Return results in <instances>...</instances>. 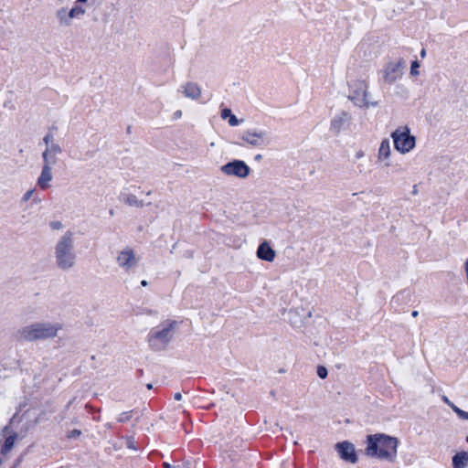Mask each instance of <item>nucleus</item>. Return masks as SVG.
<instances>
[{
	"instance_id": "obj_1",
	"label": "nucleus",
	"mask_w": 468,
	"mask_h": 468,
	"mask_svg": "<svg viewBox=\"0 0 468 468\" xmlns=\"http://www.w3.org/2000/svg\"><path fill=\"white\" fill-rule=\"evenodd\" d=\"M366 453L370 457H377L390 463L395 462L399 440L396 437L377 433L367 437Z\"/></svg>"
},
{
	"instance_id": "obj_2",
	"label": "nucleus",
	"mask_w": 468,
	"mask_h": 468,
	"mask_svg": "<svg viewBox=\"0 0 468 468\" xmlns=\"http://www.w3.org/2000/svg\"><path fill=\"white\" fill-rule=\"evenodd\" d=\"M62 329L60 323L36 322L17 330L18 341L36 342L39 340L53 339Z\"/></svg>"
},
{
	"instance_id": "obj_3",
	"label": "nucleus",
	"mask_w": 468,
	"mask_h": 468,
	"mask_svg": "<svg viewBox=\"0 0 468 468\" xmlns=\"http://www.w3.org/2000/svg\"><path fill=\"white\" fill-rule=\"evenodd\" d=\"M56 265L62 271H69L76 264L73 232L68 230L59 238L55 246Z\"/></svg>"
},
{
	"instance_id": "obj_4",
	"label": "nucleus",
	"mask_w": 468,
	"mask_h": 468,
	"mask_svg": "<svg viewBox=\"0 0 468 468\" xmlns=\"http://www.w3.org/2000/svg\"><path fill=\"white\" fill-rule=\"evenodd\" d=\"M176 324V321H169L165 324L152 328L147 335L149 347L154 352L165 350L174 337Z\"/></svg>"
},
{
	"instance_id": "obj_5",
	"label": "nucleus",
	"mask_w": 468,
	"mask_h": 468,
	"mask_svg": "<svg viewBox=\"0 0 468 468\" xmlns=\"http://www.w3.org/2000/svg\"><path fill=\"white\" fill-rule=\"evenodd\" d=\"M349 94L348 99L354 103V105L359 108H369L377 107L378 101H372L367 100L368 86L365 80H356L348 83Z\"/></svg>"
},
{
	"instance_id": "obj_6",
	"label": "nucleus",
	"mask_w": 468,
	"mask_h": 468,
	"mask_svg": "<svg viewBox=\"0 0 468 468\" xmlns=\"http://www.w3.org/2000/svg\"><path fill=\"white\" fill-rule=\"evenodd\" d=\"M394 147L401 154H405L412 150L416 144L415 136L410 134V129L405 126L396 129L392 133Z\"/></svg>"
},
{
	"instance_id": "obj_7",
	"label": "nucleus",
	"mask_w": 468,
	"mask_h": 468,
	"mask_svg": "<svg viewBox=\"0 0 468 468\" xmlns=\"http://www.w3.org/2000/svg\"><path fill=\"white\" fill-rule=\"evenodd\" d=\"M220 171L226 176L246 178L250 173V168L244 161L234 159L223 165Z\"/></svg>"
},
{
	"instance_id": "obj_8",
	"label": "nucleus",
	"mask_w": 468,
	"mask_h": 468,
	"mask_svg": "<svg viewBox=\"0 0 468 468\" xmlns=\"http://www.w3.org/2000/svg\"><path fill=\"white\" fill-rule=\"evenodd\" d=\"M267 132L259 129H249L240 134V139L253 147H261L269 144Z\"/></svg>"
},
{
	"instance_id": "obj_9",
	"label": "nucleus",
	"mask_w": 468,
	"mask_h": 468,
	"mask_svg": "<svg viewBox=\"0 0 468 468\" xmlns=\"http://www.w3.org/2000/svg\"><path fill=\"white\" fill-rule=\"evenodd\" d=\"M339 457L347 463H356L357 462V455L353 443L348 441L337 442L335 446Z\"/></svg>"
},
{
	"instance_id": "obj_10",
	"label": "nucleus",
	"mask_w": 468,
	"mask_h": 468,
	"mask_svg": "<svg viewBox=\"0 0 468 468\" xmlns=\"http://www.w3.org/2000/svg\"><path fill=\"white\" fill-rule=\"evenodd\" d=\"M403 60L399 59L398 62H389L384 69V81L388 84L394 83L402 75L400 67Z\"/></svg>"
},
{
	"instance_id": "obj_11",
	"label": "nucleus",
	"mask_w": 468,
	"mask_h": 468,
	"mask_svg": "<svg viewBox=\"0 0 468 468\" xmlns=\"http://www.w3.org/2000/svg\"><path fill=\"white\" fill-rule=\"evenodd\" d=\"M117 262L120 267L125 270H129L131 267L134 266L136 264V261L133 250L127 248L121 251L117 257Z\"/></svg>"
},
{
	"instance_id": "obj_12",
	"label": "nucleus",
	"mask_w": 468,
	"mask_h": 468,
	"mask_svg": "<svg viewBox=\"0 0 468 468\" xmlns=\"http://www.w3.org/2000/svg\"><path fill=\"white\" fill-rule=\"evenodd\" d=\"M256 254L259 259L269 262H271L276 255L275 250L266 240L259 245Z\"/></svg>"
},
{
	"instance_id": "obj_13",
	"label": "nucleus",
	"mask_w": 468,
	"mask_h": 468,
	"mask_svg": "<svg viewBox=\"0 0 468 468\" xmlns=\"http://www.w3.org/2000/svg\"><path fill=\"white\" fill-rule=\"evenodd\" d=\"M350 116L347 112H342L339 114L335 115L331 121L330 130L337 135L342 129L345 127L346 123L349 121Z\"/></svg>"
},
{
	"instance_id": "obj_14",
	"label": "nucleus",
	"mask_w": 468,
	"mask_h": 468,
	"mask_svg": "<svg viewBox=\"0 0 468 468\" xmlns=\"http://www.w3.org/2000/svg\"><path fill=\"white\" fill-rule=\"evenodd\" d=\"M52 168L48 165H43L39 177L37 178L38 186L45 190L49 186V182L52 180Z\"/></svg>"
},
{
	"instance_id": "obj_15",
	"label": "nucleus",
	"mask_w": 468,
	"mask_h": 468,
	"mask_svg": "<svg viewBox=\"0 0 468 468\" xmlns=\"http://www.w3.org/2000/svg\"><path fill=\"white\" fill-rule=\"evenodd\" d=\"M182 90H183V93L185 94L186 97L187 98H191L193 100H197L200 97L201 95V89L200 87L195 83V82H186L185 85H183L182 87Z\"/></svg>"
},
{
	"instance_id": "obj_16",
	"label": "nucleus",
	"mask_w": 468,
	"mask_h": 468,
	"mask_svg": "<svg viewBox=\"0 0 468 468\" xmlns=\"http://www.w3.org/2000/svg\"><path fill=\"white\" fill-rule=\"evenodd\" d=\"M468 465V452H459L452 456L453 468H465Z\"/></svg>"
},
{
	"instance_id": "obj_17",
	"label": "nucleus",
	"mask_w": 468,
	"mask_h": 468,
	"mask_svg": "<svg viewBox=\"0 0 468 468\" xmlns=\"http://www.w3.org/2000/svg\"><path fill=\"white\" fill-rule=\"evenodd\" d=\"M17 436L18 435L16 432H13L12 434L8 435L5 438L4 444L2 445V448H1L2 454H6L8 452L11 451V449L13 448V446L15 444L16 440L17 439Z\"/></svg>"
},
{
	"instance_id": "obj_18",
	"label": "nucleus",
	"mask_w": 468,
	"mask_h": 468,
	"mask_svg": "<svg viewBox=\"0 0 468 468\" xmlns=\"http://www.w3.org/2000/svg\"><path fill=\"white\" fill-rule=\"evenodd\" d=\"M221 118L223 120H226L227 118H229V124L230 126H237L239 125L242 121L241 120H239L236 115H234L232 112H231V110L229 109V108H225L221 111Z\"/></svg>"
},
{
	"instance_id": "obj_19",
	"label": "nucleus",
	"mask_w": 468,
	"mask_h": 468,
	"mask_svg": "<svg viewBox=\"0 0 468 468\" xmlns=\"http://www.w3.org/2000/svg\"><path fill=\"white\" fill-rule=\"evenodd\" d=\"M390 154V144L388 139L381 142L378 149V158L380 160L387 159Z\"/></svg>"
},
{
	"instance_id": "obj_20",
	"label": "nucleus",
	"mask_w": 468,
	"mask_h": 468,
	"mask_svg": "<svg viewBox=\"0 0 468 468\" xmlns=\"http://www.w3.org/2000/svg\"><path fill=\"white\" fill-rule=\"evenodd\" d=\"M123 201L129 205V206H132V207H144V201L142 200H138L137 197L133 195V194H129V195H126L124 197H123Z\"/></svg>"
},
{
	"instance_id": "obj_21",
	"label": "nucleus",
	"mask_w": 468,
	"mask_h": 468,
	"mask_svg": "<svg viewBox=\"0 0 468 468\" xmlns=\"http://www.w3.org/2000/svg\"><path fill=\"white\" fill-rule=\"evenodd\" d=\"M42 158H43V165H48L50 168H52V165L57 164L56 154H52L51 153L43 152Z\"/></svg>"
},
{
	"instance_id": "obj_22",
	"label": "nucleus",
	"mask_w": 468,
	"mask_h": 468,
	"mask_svg": "<svg viewBox=\"0 0 468 468\" xmlns=\"http://www.w3.org/2000/svg\"><path fill=\"white\" fill-rule=\"evenodd\" d=\"M67 10L65 8H60L57 11V17L59 20L60 24L69 26L70 24L71 18L69 17Z\"/></svg>"
},
{
	"instance_id": "obj_23",
	"label": "nucleus",
	"mask_w": 468,
	"mask_h": 468,
	"mask_svg": "<svg viewBox=\"0 0 468 468\" xmlns=\"http://www.w3.org/2000/svg\"><path fill=\"white\" fill-rule=\"evenodd\" d=\"M85 13V9L79 5L75 4V5L69 11L68 16L69 18L80 17Z\"/></svg>"
},
{
	"instance_id": "obj_24",
	"label": "nucleus",
	"mask_w": 468,
	"mask_h": 468,
	"mask_svg": "<svg viewBox=\"0 0 468 468\" xmlns=\"http://www.w3.org/2000/svg\"><path fill=\"white\" fill-rule=\"evenodd\" d=\"M134 413H136V411L134 410L122 412L120 414V416L118 418V421L121 423L127 422L133 418Z\"/></svg>"
},
{
	"instance_id": "obj_25",
	"label": "nucleus",
	"mask_w": 468,
	"mask_h": 468,
	"mask_svg": "<svg viewBox=\"0 0 468 468\" xmlns=\"http://www.w3.org/2000/svg\"><path fill=\"white\" fill-rule=\"evenodd\" d=\"M44 152L51 153L52 154H59L62 153V148L58 144L52 143L48 147L46 148Z\"/></svg>"
},
{
	"instance_id": "obj_26",
	"label": "nucleus",
	"mask_w": 468,
	"mask_h": 468,
	"mask_svg": "<svg viewBox=\"0 0 468 468\" xmlns=\"http://www.w3.org/2000/svg\"><path fill=\"white\" fill-rule=\"evenodd\" d=\"M317 376L322 378V379H324L326 378L327 375H328V370L324 366H318L317 367Z\"/></svg>"
},
{
	"instance_id": "obj_27",
	"label": "nucleus",
	"mask_w": 468,
	"mask_h": 468,
	"mask_svg": "<svg viewBox=\"0 0 468 468\" xmlns=\"http://www.w3.org/2000/svg\"><path fill=\"white\" fill-rule=\"evenodd\" d=\"M410 292L402 291V292H399L398 294H396L393 297L392 301L395 302V303H398L399 301H402L405 298V296H410Z\"/></svg>"
},
{
	"instance_id": "obj_28",
	"label": "nucleus",
	"mask_w": 468,
	"mask_h": 468,
	"mask_svg": "<svg viewBox=\"0 0 468 468\" xmlns=\"http://www.w3.org/2000/svg\"><path fill=\"white\" fill-rule=\"evenodd\" d=\"M126 446L129 449L137 450L134 438L133 436L126 437Z\"/></svg>"
},
{
	"instance_id": "obj_29",
	"label": "nucleus",
	"mask_w": 468,
	"mask_h": 468,
	"mask_svg": "<svg viewBox=\"0 0 468 468\" xmlns=\"http://www.w3.org/2000/svg\"><path fill=\"white\" fill-rule=\"evenodd\" d=\"M420 68V63L418 60H414L411 62L410 66V74L412 76H416L419 74L418 69Z\"/></svg>"
},
{
	"instance_id": "obj_30",
	"label": "nucleus",
	"mask_w": 468,
	"mask_h": 468,
	"mask_svg": "<svg viewBox=\"0 0 468 468\" xmlns=\"http://www.w3.org/2000/svg\"><path fill=\"white\" fill-rule=\"evenodd\" d=\"M43 142L45 143V144L47 145V147H48L50 145V144L54 143V136L51 133H48L44 138H43Z\"/></svg>"
},
{
	"instance_id": "obj_31",
	"label": "nucleus",
	"mask_w": 468,
	"mask_h": 468,
	"mask_svg": "<svg viewBox=\"0 0 468 468\" xmlns=\"http://www.w3.org/2000/svg\"><path fill=\"white\" fill-rule=\"evenodd\" d=\"M80 435H81V431L78 430V429H74V430L70 431L69 432H68L67 438L74 439V438L80 437Z\"/></svg>"
},
{
	"instance_id": "obj_32",
	"label": "nucleus",
	"mask_w": 468,
	"mask_h": 468,
	"mask_svg": "<svg viewBox=\"0 0 468 468\" xmlns=\"http://www.w3.org/2000/svg\"><path fill=\"white\" fill-rule=\"evenodd\" d=\"M443 401L452 408V410L457 414L458 410H462L460 408L455 406L452 401L449 400V399L446 396H443L442 398Z\"/></svg>"
},
{
	"instance_id": "obj_33",
	"label": "nucleus",
	"mask_w": 468,
	"mask_h": 468,
	"mask_svg": "<svg viewBox=\"0 0 468 468\" xmlns=\"http://www.w3.org/2000/svg\"><path fill=\"white\" fill-rule=\"evenodd\" d=\"M34 192H35V189L27 190V191L24 194V196H23V197H22V200H23V201H27V200H29V199L31 198V197H32V195H33V193H34Z\"/></svg>"
},
{
	"instance_id": "obj_34",
	"label": "nucleus",
	"mask_w": 468,
	"mask_h": 468,
	"mask_svg": "<svg viewBox=\"0 0 468 468\" xmlns=\"http://www.w3.org/2000/svg\"><path fill=\"white\" fill-rule=\"evenodd\" d=\"M50 227L53 229H59L62 228V223L60 221H52L50 222Z\"/></svg>"
},
{
	"instance_id": "obj_35",
	"label": "nucleus",
	"mask_w": 468,
	"mask_h": 468,
	"mask_svg": "<svg viewBox=\"0 0 468 468\" xmlns=\"http://www.w3.org/2000/svg\"><path fill=\"white\" fill-rule=\"evenodd\" d=\"M457 415L460 419L468 420V412L464 410H458Z\"/></svg>"
},
{
	"instance_id": "obj_36",
	"label": "nucleus",
	"mask_w": 468,
	"mask_h": 468,
	"mask_svg": "<svg viewBox=\"0 0 468 468\" xmlns=\"http://www.w3.org/2000/svg\"><path fill=\"white\" fill-rule=\"evenodd\" d=\"M174 399H175L176 400H181V399H182V395H181V393H179V392L176 393V394L174 395Z\"/></svg>"
},
{
	"instance_id": "obj_37",
	"label": "nucleus",
	"mask_w": 468,
	"mask_h": 468,
	"mask_svg": "<svg viewBox=\"0 0 468 468\" xmlns=\"http://www.w3.org/2000/svg\"><path fill=\"white\" fill-rule=\"evenodd\" d=\"M174 115H175V118H176V119H177V118H180V117H181V115H182V112H181L180 110H178V111H176V112L174 113Z\"/></svg>"
},
{
	"instance_id": "obj_38",
	"label": "nucleus",
	"mask_w": 468,
	"mask_h": 468,
	"mask_svg": "<svg viewBox=\"0 0 468 468\" xmlns=\"http://www.w3.org/2000/svg\"><path fill=\"white\" fill-rule=\"evenodd\" d=\"M94 151H89L86 153V156L89 157V158H91L94 156Z\"/></svg>"
},
{
	"instance_id": "obj_39",
	"label": "nucleus",
	"mask_w": 468,
	"mask_h": 468,
	"mask_svg": "<svg viewBox=\"0 0 468 468\" xmlns=\"http://www.w3.org/2000/svg\"><path fill=\"white\" fill-rule=\"evenodd\" d=\"M174 468H191V467L189 466V463H186L182 467L181 466H174Z\"/></svg>"
},
{
	"instance_id": "obj_40",
	"label": "nucleus",
	"mask_w": 468,
	"mask_h": 468,
	"mask_svg": "<svg viewBox=\"0 0 468 468\" xmlns=\"http://www.w3.org/2000/svg\"><path fill=\"white\" fill-rule=\"evenodd\" d=\"M425 56H426V50L424 48H422L420 51V57L424 58Z\"/></svg>"
},
{
	"instance_id": "obj_41",
	"label": "nucleus",
	"mask_w": 468,
	"mask_h": 468,
	"mask_svg": "<svg viewBox=\"0 0 468 468\" xmlns=\"http://www.w3.org/2000/svg\"><path fill=\"white\" fill-rule=\"evenodd\" d=\"M411 315H412V317H417L419 315V312L416 310L412 311Z\"/></svg>"
},
{
	"instance_id": "obj_42",
	"label": "nucleus",
	"mask_w": 468,
	"mask_h": 468,
	"mask_svg": "<svg viewBox=\"0 0 468 468\" xmlns=\"http://www.w3.org/2000/svg\"><path fill=\"white\" fill-rule=\"evenodd\" d=\"M21 462H22V456H20V457L16 460V463H15V466L18 465Z\"/></svg>"
},
{
	"instance_id": "obj_43",
	"label": "nucleus",
	"mask_w": 468,
	"mask_h": 468,
	"mask_svg": "<svg viewBox=\"0 0 468 468\" xmlns=\"http://www.w3.org/2000/svg\"><path fill=\"white\" fill-rule=\"evenodd\" d=\"M88 0H77L75 4L79 5V4H83V3H86Z\"/></svg>"
},
{
	"instance_id": "obj_44",
	"label": "nucleus",
	"mask_w": 468,
	"mask_h": 468,
	"mask_svg": "<svg viewBox=\"0 0 468 468\" xmlns=\"http://www.w3.org/2000/svg\"><path fill=\"white\" fill-rule=\"evenodd\" d=\"M163 466H164L165 468H173V467H172L169 463H163Z\"/></svg>"
},
{
	"instance_id": "obj_45",
	"label": "nucleus",
	"mask_w": 468,
	"mask_h": 468,
	"mask_svg": "<svg viewBox=\"0 0 468 468\" xmlns=\"http://www.w3.org/2000/svg\"><path fill=\"white\" fill-rule=\"evenodd\" d=\"M261 158H262L261 154H257V155L255 156V160H256V161H260Z\"/></svg>"
},
{
	"instance_id": "obj_46",
	"label": "nucleus",
	"mask_w": 468,
	"mask_h": 468,
	"mask_svg": "<svg viewBox=\"0 0 468 468\" xmlns=\"http://www.w3.org/2000/svg\"><path fill=\"white\" fill-rule=\"evenodd\" d=\"M141 285H142V286H146V285H147V282H146L145 280H143V281L141 282Z\"/></svg>"
},
{
	"instance_id": "obj_47",
	"label": "nucleus",
	"mask_w": 468,
	"mask_h": 468,
	"mask_svg": "<svg viewBox=\"0 0 468 468\" xmlns=\"http://www.w3.org/2000/svg\"><path fill=\"white\" fill-rule=\"evenodd\" d=\"M71 404H72V400H70V401L67 404V406H66V410H68V409L70 407V405H71Z\"/></svg>"
},
{
	"instance_id": "obj_48",
	"label": "nucleus",
	"mask_w": 468,
	"mask_h": 468,
	"mask_svg": "<svg viewBox=\"0 0 468 468\" xmlns=\"http://www.w3.org/2000/svg\"><path fill=\"white\" fill-rule=\"evenodd\" d=\"M39 201H40V199H38V198H37V197H35V198H34V202H35V203H38Z\"/></svg>"
},
{
	"instance_id": "obj_49",
	"label": "nucleus",
	"mask_w": 468,
	"mask_h": 468,
	"mask_svg": "<svg viewBox=\"0 0 468 468\" xmlns=\"http://www.w3.org/2000/svg\"><path fill=\"white\" fill-rule=\"evenodd\" d=\"M153 388V385L152 384H147V388L148 389H151Z\"/></svg>"
},
{
	"instance_id": "obj_50",
	"label": "nucleus",
	"mask_w": 468,
	"mask_h": 468,
	"mask_svg": "<svg viewBox=\"0 0 468 468\" xmlns=\"http://www.w3.org/2000/svg\"><path fill=\"white\" fill-rule=\"evenodd\" d=\"M71 422H72V423H77V422H78V420H77V419H74V420H72V421H71Z\"/></svg>"
},
{
	"instance_id": "obj_51",
	"label": "nucleus",
	"mask_w": 468,
	"mask_h": 468,
	"mask_svg": "<svg viewBox=\"0 0 468 468\" xmlns=\"http://www.w3.org/2000/svg\"><path fill=\"white\" fill-rule=\"evenodd\" d=\"M127 133H131V127L130 126L127 127Z\"/></svg>"
},
{
	"instance_id": "obj_52",
	"label": "nucleus",
	"mask_w": 468,
	"mask_h": 468,
	"mask_svg": "<svg viewBox=\"0 0 468 468\" xmlns=\"http://www.w3.org/2000/svg\"><path fill=\"white\" fill-rule=\"evenodd\" d=\"M289 314H290V315H292V314H295V313H293V312H292V311H290Z\"/></svg>"
},
{
	"instance_id": "obj_53",
	"label": "nucleus",
	"mask_w": 468,
	"mask_h": 468,
	"mask_svg": "<svg viewBox=\"0 0 468 468\" xmlns=\"http://www.w3.org/2000/svg\"><path fill=\"white\" fill-rule=\"evenodd\" d=\"M139 419H140V417H139V416H138V417H136L135 421H137V422H138V421H139Z\"/></svg>"
},
{
	"instance_id": "obj_54",
	"label": "nucleus",
	"mask_w": 468,
	"mask_h": 468,
	"mask_svg": "<svg viewBox=\"0 0 468 468\" xmlns=\"http://www.w3.org/2000/svg\"><path fill=\"white\" fill-rule=\"evenodd\" d=\"M465 440H466V441L468 442V435L466 436V439H465Z\"/></svg>"
},
{
	"instance_id": "obj_55",
	"label": "nucleus",
	"mask_w": 468,
	"mask_h": 468,
	"mask_svg": "<svg viewBox=\"0 0 468 468\" xmlns=\"http://www.w3.org/2000/svg\"><path fill=\"white\" fill-rule=\"evenodd\" d=\"M2 464V460L0 459V465Z\"/></svg>"
}]
</instances>
